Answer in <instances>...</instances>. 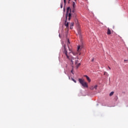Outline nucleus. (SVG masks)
<instances>
[{
  "mask_svg": "<svg viewBox=\"0 0 128 128\" xmlns=\"http://www.w3.org/2000/svg\"><path fill=\"white\" fill-rule=\"evenodd\" d=\"M72 10H70V7H68V8H66V14H65V18H67L68 16L69 20H70L72 16L74 18L76 17V13H74V2L72 3Z\"/></svg>",
  "mask_w": 128,
  "mask_h": 128,
  "instance_id": "nucleus-1",
  "label": "nucleus"
},
{
  "mask_svg": "<svg viewBox=\"0 0 128 128\" xmlns=\"http://www.w3.org/2000/svg\"><path fill=\"white\" fill-rule=\"evenodd\" d=\"M78 82L82 85V86H84V88H88V84H87V82H84V80L78 79Z\"/></svg>",
  "mask_w": 128,
  "mask_h": 128,
  "instance_id": "nucleus-2",
  "label": "nucleus"
},
{
  "mask_svg": "<svg viewBox=\"0 0 128 128\" xmlns=\"http://www.w3.org/2000/svg\"><path fill=\"white\" fill-rule=\"evenodd\" d=\"M74 60H75V64L76 65V68H78V67H80V64H77V62H78V60L76 58H72V59H71V64H74Z\"/></svg>",
  "mask_w": 128,
  "mask_h": 128,
  "instance_id": "nucleus-3",
  "label": "nucleus"
},
{
  "mask_svg": "<svg viewBox=\"0 0 128 128\" xmlns=\"http://www.w3.org/2000/svg\"><path fill=\"white\" fill-rule=\"evenodd\" d=\"M64 46V54H65V56H66V58L68 60H70V56L68 55V51H66V48H65V46Z\"/></svg>",
  "mask_w": 128,
  "mask_h": 128,
  "instance_id": "nucleus-4",
  "label": "nucleus"
},
{
  "mask_svg": "<svg viewBox=\"0 0 128 128\" xmlns=\"http://www.w3.org/2000/svg\"><path fill=\"white\" fill-rule=\"evenodd\" d=\"M84 78L87 79V81H88V82H90V79L89 78V77L87 75L84 76Z\"/></svg>",
  "mask_w": 128,
  "mask_h": 128,
  "instance_id": "nucleus-5",
  "label": "nucleus"
},
{
  "mask_svg": "<svg viewBox=\"0 0 128 128\" xmlns=\"http://www.w3.org/2000/svg\"><path fill=\"white\" fill-rule=\"evenodd\" d=\"M82 46H77V52H80V49H82Z\"/></svg>",
  "mask_w": 128,
  "mask_h": 128,
  "instance_id": "nucleus-6",
  "label": "nucleus"
},
{
  "mask_svg": "<svg viewBox=\"0 0 128 128\" xmlns=\"http://www.w3.org/2000/svg\"><path fill=\"white\" fill-rule=\"evenodd\" d=\"M98 88V85H96L95 86H92L90 88V90H96V88Z\"/></svg>",
  "mask_w": 128,
  "mask_h": 128,
  "instance_id": "nucleus-7",
  "label": "nucleus"
},
{
  "mask_svg": "<svg viewBox=\"0 0 128 128\" xmlns=\"http://www.w3.org/2000/svg\"><path fill=\"white\" fill-rule=\"evenodd\" d=\"M108 35H110L111 34V30H110V28H108V32H107Z\"/></svg>",
  "mask_w": 128,
  "mask_h": 128,
  "instance_id": "nucleus-8",
  "label": "nucleus"
},
{
  "mask_svg": "<svg viewBox=\"0 0 128 128\" xmlns=\"http://www.w3.org/2000/svg\"><path fill=\"white\" fill-rule=\"evenodd\" d=\"M77 32H78V34H80V28H77Z\"/></svg>",
  "mask_w": 128,
  "mask_h": 128,
  "instance_id": "nucleus-9",
  "label": "nucleus"
},
{
  "mask_svg": "<svg viewBox=\"0 0 128 128\" xmlns=\"http://www.w3.org/2000/svg\"><path fill=\"white\" fill-rule=\"evenodd\" d=\"M74 26V23L73 22H71L70 24V29H72V26Z\"/></svg>",
  "mask_w": 128,
  "mask_h": 128,
  "instance_id": "nucleus-10",
  "label": "nucleus"
},
{
  "mask_svg": "<svg viewBox=\"0 0 128 128\" xmlns=\"http://www.w3.org/2000/svg\"><path fill=\"white\" fill-rule=\"evenodd\" d=\"M64 25L65 26H66V28L68 27V22H66V21H65Z\"/></svg>",
  "mask_w": 128,
  "mask_h": 128,
  "instance_id": "nucleus-11",
  "label": "nucleus"
},
{
  "mask_svg": "<svg viewBox=\"0 0 128 128\" xmlns=\"http://www.w3.org/2000/svg\"><path fill=\"white\" fill-rule=\"evenodd\" d=\"M114 92H110V95H109V96H111L114 95Z\"/></svg>",
  "mask_w": 128,
  "mask_h": 128,
  "instance_id": "nucleus-12",
  "label": "nucleus"
},
{
  "mask_svg": "<svg viewBox=\"0 0 128 128\" xmlns=\"http://www.w3.org/2000/svg\"><path fill=\"white\" fill-rule=\"evenodd\" d=\"M104 75H106L107 76H108V72H104Z\"/></svg>",
  "mask_w": 128,
  "mask_h": 128,
  "instance_id": "nucleus-13",
  "label": "nucleus"
},
{
  "mask_svg": "<svg viewBox=\"0 0 128 128\" xmlns=\"http://www.w3.org/2000/svg\"><path fill=\"white\" fill-rule=\"evenodd\" d=\"M71 80H72V82H74L76 83V80H74L73 78H71Z\"/></svg>",
  "mask_w": 128,
  "mask_h": 128,
  "instance_id": "nucleus-14",
  "label": "nucleus"
},
{
  "mask_svg": "<svg viewBox=\"0 0 128 128\" xmlns=\"http://www.w3.org/2000/svg\"><path fill=\"white\" fill-rule=\"evenodd\" d=\"M68 44H70V41H68V43L67 44L68 45Z\"/></svg>",
  "mask_w": 128,
  "mask_h": 128,
  "instance_id": "nucleus-15",
  "label": "nucleus"
},
{
  "mask_svg": "<svg viewBox=\"0 0 128 128\" xmlns=\"http://www.w3.org/2000/svg\"><path fill=\"white\" fill-rule=\"evenodd\" d=\"M94 62V58H92V62Z\"/></svg>",
  "mask_w": 128,
  "mask_h": 128,
  "instance_id": "nucleus-16",
  "label": "nucleus"
},
{
  "mask_svg": "<svg viewBox=\"0 0 128 128\" xmlns=\"http://www.w3.org/2000/svg\"><path fill=\"white\" fill-rule=\"evenodd\" d=\"M60 8H62V4H60Z\"/></svg>",
  "mask_w": 128,
  "mask_h": 128,
  "instance_id": "nucleus-17",
  "label": "nucleus"
},
{
  "mask_svg": "<svg viewBox=\"0 0 128 128\" xmlns=\"http://www.w3.org/2000/svg\"><path fill=\"white\" fill-rule=\"evenodd\" d=\"M71 73H72V74H74V73H72V70H71Z\"/></svg>",
  "mask_w": 128,
  "mask_h": 128,
  "instance_id": "nucleus-18",
  "label": "nucleus"
},
{
  "mask_svg": "<svg viewBox=\"0 0 128 128\" xmlns=\"http://www.w3.org/2000/svg\"><path fill=\"white\" fill-rule=\"evenodd\" d=\"M108 70H111V68H110V66H108Z\"/></svg>",
  "mask_w": 128,
  "mask_h": 128,
  "instance_id": "nucleus-19",
  "label": "nucleus"
},
{
  "mask_svg": "<svg viewBox=\"0 0 128 128\" xmlns=\"http://www.w3.org/2000/svg\"><path fill=\"white\" fill-rule=\"evenodd\" d=\"M66 0H64V4H65Z\"/></svg>",
  "mask_w": 128,
  "mask_h": 128,
  "instance_id": "nucleus-20",
  "label": "nucleus"
},
{
  "mask_svg": "<svg viewBox=\"0 0 128 128\" xmlns=\"http://www.w3.org/2000/svg\"><path fill=\"white\" fill-rule=\"evenodd\" d=\"M124 62H126V60H124Z\"/></svg>",
  "mask_w": 128,
  "mask_h": 128,
  "instance_id": "nucleus-21",
  "label": "nucleus"
},
{
  "mask_svg": "<svg viewBox=\"0 0 128 128\" xmlns=\"http://www.w3.org/2000/svg\"><path fill=\"white\" fill-rule=\"evenodd\" d=\"M69 0V2H70V0Z\"/></svg>",
  "mask_w": 128,
  "mask_h": 128,
  "instance_id": "nucleus-22",
  "label": "nucleus"
}]
</instances>
